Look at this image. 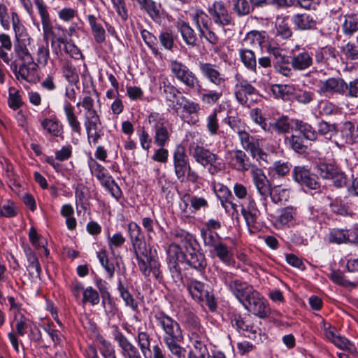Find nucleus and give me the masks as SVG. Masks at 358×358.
Listing matches in <instances>:
<instances>
[{
  "label": "nucleus",
  "instance_id": "1",
  "mask_svg": "<svg viewBox=\"0 0 358 358\" xmlns=\"http://www.w3.org/2000/svg\"><path fill=\"white\" fill-rule=\"evenodd\" d=\"M128 235L131 241L139 271L145 277L152 273L157 280H162L160 264L151 248L147 246L140 226L131 222L127 227Z\"/></svg>",
  "mask_w": 358,
  "mask_h": 358
},
{
  "label": "nucleus",
  "instance_id": "2",
  "mask_svg": "<svg viewBox=\"0 0 358 358\" xmlns=\"http://www.w3.org/2000/svg\"><path fill=\"white\" fill-rule=\"evenodd\" d=\"M154 319L163 333V342L169 352L177 358H185L186 350L180 345L183 335L179 323L163 311L157 312Z\"/></svg>",
  "mask_w": 358,
  "mask_h": 358
},
{
  "label": "nucleus",
  "instance_id": "3",
  "mask_svg": "<svg viewBox=\"0 0 358 358\" xmlns=\"http://www.w3.org/2000/svg\"><path fill=\"white\" fill-rule=\"evenodd\" d=\"M154 319L163 333V342L169 352L177 358H185L186 350L180 345L183 335L179 323L163 311L157 312Z\"/></svg>",
  "mask_w": 358,
  "mask_h": 358
},
{
  "label": "nucleus",
  "instance_id": "4",
  "mask_svg": "<svg viewBox=\"0 0 358 358\" xmlns=\"http://www.w3.org/2000/svg\"><path fill=\"white\" fill-rule=\"evenodd\" d=\"M174 172L180 182L190 181L195 182L198 179L197 173L192 171L185 148L178 145L173 153Z\"/></svg>",
  "mask_w": 358,
  "mask_h": 358
},
{
  "label": "nucleus",
  "instance_id": "5",
  "mask_svg": "<svg viewBox=\"0 0 358 358\" xmlns=\"http://www.w3.org/2000/svg\"><path fill=\"white\" fill-rule=\"evenodd\" d=\"M148 121L154 130L155 143L159 147H164L173 133L171 124L158 113H150Z\"/></svg>",
  "mask_w": 358,
  "mask_h": 358
},
{
  "label": "nucleus",
  "instance_id": "6",
  "mask_svg": "<svg viewBox=\"0 0 358 358\" xmlns=\"http://www.w3.org/2000/svg\"><path fill=\"white\" fill-rule=\"evenodd\" d=\"M88 164L91 173L97 178L101 185L110 192L113 197L118 200L122 196L121 189L108 170L92 158H90Z\"/></svg>",
  "mask_w": 358,
  "mask_h": 358
},
{
  "label": "nucleus",
  "instance_id": "7",
  "mask_svg": "<svg viewBox=\"0 0 358 358\" xmlns=\"http://www.w3.org/2000/svg\"><path fill=\"white\" fill-rule=\"evenodd\" d=\"M312 84L317 87L319 94L329 97L334 94L343 95L348 90L347 83L340 77H332L326 80L313 78Z\"/></svg>",
  "mask_w": 358,
  "mask_h": 358
},
{
  "label": "nucleus",
  "instance_id": "8",
  "mask_svg": "<svg viewBox=\"0 0 358 358\" xmlns=\"http://www.w3.org/2000/svg\"><path fill=\"white\" fill-rule=\"evenodd\" d=\"M221 279L241 304L245 302L255 291L253 287L247 282L238 279H233V274L231 273H222L221 274Z\"/></svg>",
  "mask_w": 358,
  "mask_h": 358
},
{
  "label": "nucleus",
  "instance_id": "9",
  "mask_svg": "<svg viewBox=\"0 0 358 358\" xmlns=\"http://www.w3.org/2000/svg\"><path fill=\"white\" fill-rule=\"evenodd\" d=\"M136 341L143 358H169L160 345L151 346L152 337L148 332L138 329Z\"/></svg>",
  "mask_w": 358,
  "mask_h": 358
},
{
  "label": "nucleus",
  "instance_id": "10",
  "mask_svg": "<svg viewBox=\"0 0 358 358\" xmlns=\"http://www.w3.org/2000/svg\"><path fill=\"white\" fill-rule=\"evenodd\" d=\"M169 68L176 78L189 89H194L199 85V80L196 74L189 67L178 60H171Z\"/></svg>",
  "mask_w": 358,
  "mask_h": 358
},
{
  "label": "nucleus",
  "instance_id": "11",
  "mask_svg": "<svg viewBox=\"0 0 358 358\" xmlns=\"http://www.w3.org/2000/svg\"><path fill=\"white\" fill-rule=\"evenodd\" d=\"M182 248L186 252V263L198 272H203L207 266V261L204 254L196 248V243L185 240L182 241Z\"/></svg>",
  "mask_w": 358,
  "mask_h": 358
},
{
  "label": "nucleus",
  "instance_id": "12",
  "mask_svg": "<svg viewBox=\"0 0 358 358\" xmlns=\"http://www.w3.org/2000/svg\"><path fill=\"white\" fill-rule=\"evenodd\" d=\"M198 67L203 79L217 87H225L227 78L220 71L217 65L210 62H199Z\"/></svg>",
  "mask_w": 358,
  "mask_h": 358
},
{
  "label": "nucleus",
  "instance_id": "13",
  "mask_svg": "<svg viewBox=\"0 0 358 358\" xmlns=\"http://www.w3.org/2000/svg\"><path fill=\"white\" fill-rule=\"evenodd\" d=\"M243 306L260 318L268 317L271 313L266 301L257 290L243 303Z\"/></svg>",
  "mask_w": 358,
  "mask_h": 358
},
{
  "label": "nucleus",
  "instance_id": "14",
  "mask_svg": "<svg viewBox=\"0 0 358 358\" xmlns=\"http://www.w3.org/2000/svg\"><path fill=\"white\" fill-rule=\"evenodd\" d=\"M208 11L215 24L224 27L232 23V17L222 1H214L208 7Z\"/></svg>",
  "mask_w": 358,
  "mask_h": 358
},
{
  "label": "nucleus",
  "instance_id": "15",
  "mask_svg": "<svg viewBox=\"0 0 358 358\" xmlns=\"http://www.w3.org/2000/svg\"><path fill=\"white\" fill-rule=\"evenodd\" d=\"M188 149L189 155L192 156L198 164L202 165L203 167H206L208 164L215 163V160H219V157L217 155L200 146L196 143H191Z\"/></svg>",
  "mask_w": 358,
  "mask_h": 358
},
{
  "label": "nucleus",
  "instance_id": "16",
  "mask_svg": "<svg viewBox=\"0 0 358 358\" xmlns=\"http://www.w3.org/2000/svg\"><path fill=\"white\" fill-rule=\"evenodd\" d=\"M292 177L294 181L311 189H317L320 186L317 177L305 166H295L292 171Z\"/></svg>",
  "mask_w": 358,
  "mask_h": 358
},
{
  "label": "nucleus",
  "instance_id": "17",
  "mask_svg": "<svg viewBox=\"0 0 358 358\" xmlns=\"http://www.w3.org/2000/svg\"><path fill=\"white\" fill-rule=\"evenodd\" d=\"M167 259L170 271L172 273L180 275V268L178 266L180 262H185L186 252L182 248L177 244H171L167 250Z\"/></svg>",
  "mask_w": 358,
  "mask_h": 358
},
{
  "label": "nucleus",
  "instance_id": "18",
  "mask_svg": "<svg viewBox=\"0 0 358 358\" xmlns=\"http://www.w3.org/2000/svg\"><path fill=\"white\" fill-rule=\"evenodd\" d=\"M113 334L115 341L122 349V355L124 358H142L138 348L117 327Z\"/></svg>",
  "mask_w": 358,
  "mask_h": 358
},
{
  "label": "nucleus",
  "instance_id": "19",
  "mask_svg": "<svg viewBox=\"0 0 358 358\" xmlns=\"http://www.w3.org/2000/svg\"><path fill=\"white\" fill-rule=\"evenodd\" d=\"M234 94L236 100L242 105H248V96L257 93V90L247 80L236 77Z\"/></svg>",
  "mask_w": 358,
  "mask_h": 358
},
{
  "label": "nucleus",
  "instance_id": "20",
  "mask_svg": "<svg viewBox=\"0 0 358 358\" xmlns=\"http://www.w3.org/2000/svg\"><path fill=\"white\" fill-rule=\"evenodd\" d=\"M229 155L227 158L229 165L239 172L247 171L253 166L247 155L241 150L229 152Z\"/></svg>",
  "mask_w": 358,
  "mask_h": 358
},
{
  "label": "nucleus",
  "instance_id": "21",
  "mask_svg": "<svg viewBox=\"0 0 358 358\" xmlns=\"http://www.w3.org/2000/svg\"><path fill=\"white\" fill-rule=\"evenodd\" d=\"M178 31L180 34L184 43L189 48L198 45L199 38L194 29L184 20L177 22L176 24Z\"/></svg>",
  "mask_w": 358,
  "mask_h": 358
},
{
  "label": "nucleus",
  "instance_id": "22",
  "mask_svg": "<svg viewBox=\"0 0 358 358\" xmlns=\"http://www.w3.org/2000/svg\"><path fill=\"white\" fill-rule=\"evenodd\" d=\"M38 68V63L34 61L27 63H22L19 69L15 67L13 72L18 80L22 79L27 82H34L36 77V72Z\"/></svg>",
  "mask_w": 358,
  "mask_h": 358
},
{
  "label": "nucleus",
  "instance_id": "23",
  "mask_svg": "<svg viewBox=\"0 0 358 358\" xmlns=\"http://www.w3.org/2000/svg\"><path fill=\"white\" fill-rule=\"evenodd\" d=\"M290 62L294 71H304L310 68L313 63L311 55L306 50L293 54L290 57Z\"/></svg>",
  "mask_w": 358,
  "mask_h": 358
},
{
  "label": "nucleus",
  "instance_id": "24",
  "mask_svg": "<svg viewBox=\"0 0 358 358\" xmlns=\"http://www.w3.org/2000/svg\"><path fill=\"white\" fill-rule=\"evenodd\" d=\"M186 288L192 298L196 302L203 301L205 296H208L206 285L196 280H188Z\"/></svg>",
  "mask_w": 358,
  "mask_h": 358
},
{
  "label": "nucleus",
  "instance_id": "25",
  "mask_svg": "<svg viewBox=\"0 0 358 358\" xmlns=\"http://www.w3.org/2000/svg\"><path fill=\"white\" fill-rule=\"evenodd\" d=\"M242 148L249 151L252 157H256L260 152L259 141L251 136L246 130L238 136Z\"/></svg>",
  "mask_w": 358,
  "mask_h": 358
},
{
  "label": "nucleus",
  "instance_id": "26",
  "mask_svg": "<svg viewBox=\"0 0 358 358\" xmlns=\"http://www.w3.org/2000/svg\"><path fill=\"white\" fill-rule=\"evenodd\" d=\"M238 56L243 66L249 71L255 72L257 58L255 52L247 47H241L238 50Z\"/></svg>",
  "mask_w": 358,
  "mask_h": 358
},
{
  "label": "nucleus",
  "instance_id": "27",
  "mask_svg": "<svg viewBox=\"0 0 358 358\" xmlns=\"http://www.w3.org/2000/svg\"><path fill=\"white\" fill-rule=\"evenodd\" d=\"M292 122L293 124L292 129L295 131L299 132V135L305 139L314 141L317 138V133L310 124L297 119L293 120Z\"/></svg>",
  "mask_w": 358,
  "mask_h": 358
},
{
  "label": "nucleus",
  "instance_id": "28",
  "mask_svg": "<svg viewBox=\"0 0 358 358\" xmlns=\"http://www.w3.org/2000/svg\"><path fill=\"white\" fill-rule=\"evenodd\" d=\"M210 253L215 255L222 262L229 264L233 259V249L231 246L224 243L223 240L220 241Z\"/></svg>",
  "mask_w": 358,
  "mask_h": 358
},
{
  "label": "nucleus",
  "instance_id": "29",
  "mask_svg": "<svg viewBox=\"0 0 358 358\" xmlns=\"http://www.w3.org/2000/svg\"><path fill=\"white\" fill-rule=\"evenodd\" d=\"M192 13L190 14L193 24L199 33L206 30L209 27V20L207 14L201 8H192Z\"/></svg>",
  "mask_w": 358,
  "mask_h": 358
},
{
  "label": "nucleus",
  "instance_id": "30",
  "mask_svg": "<svg viewBox=\"0 0 358 358\" xmlns=\"http://www.w3.org/2000/svg\"><path fill=\"white\" fill-rule=\"evenodd\" d=\"M294 119H289L286 115H282L281 117L276 119L273 123H269L268 127L269 131L272 133L273 131H275L278 134H285L288 133L290 129H292L293 124L292 121Z\"/></svg>",
  "mask_w": 358,
  "mask_h": 358
},
{
  "label": "nucleus",
  "instance_id": "31",
  "mask_svg": "<svg viewBox=\"0 0 358 358\" xmlns=\"http://www.w3.org/2000/svg\"><path fill=\"white\" fill-rule=\"evenodd\" d=\"M292 22L300 30L312 29L316 26L314 17L306 13L294 15Z\"/></svg>",
  "mask_w": 358,
  "mask_h": 358
},
{
  "label": "nucleus",
  "instance_id": "32",
  "mask_svg": "<svg viewBox=\"0 0 358 358\" xmlns=\"http://www.w3.org/2000/svg\"><path fill=\"white\" fill-rule=\"evenodd\" d=\"M34 3L41 19L43 34L48 35L51 31L52 25L47 6L43 0H34Z\"/></svg>",
  "mask_w": 358,
  "mask_h": 358
},
{
  "label": "nucleus",
  "instance_id": "33",
  "mask_svg": "<svg viewBox=\"0 0 358 358\" xmlns=\"http://www.w3.org/2000/svg\"><path fill=\"white\" fill-rule=\"evenodd\" d=\"M87 18L95 41L99 44L103 43L106 40V31L103 26L94 15H88Z\"/></svg>",
  "mask_w": 358,
  "mask_h": 358
},
{
  "label": "nucleus",
  "instance_id": "34",
  "mask_svg": "<svg viewBox=\"0 0 358 358\" xmlns=\"http://www.w3.org/2000/svg\"><path fill=\"white\" fill-rule=\"evenodd\" d=\"M141 10H145L148 15L155 22H159L161 15L157 3L153 0H136Z\"/></svg>",
  "mask_w": 358,
  "mask_h": 358
},
{
  "label": "nucleus",
  "instance_id": "35",
  "mask_svg": "<svg viewBox=\"0 0 358 358\" xmlns=\"http://www.w3.org/2000/svg\"><path fill=\"white\" fill-rule=\"evenodd\" d=\"M159 89L166 101L173 102L174 99L177 97L178 94H180V90L166 78L160 81Z\"/></svg>",
  "mask_w": 358,
  "mask_h": 358
},
{
  "label": "nucleus",
  "instance_id": "36",
  "mask_svg": "<svg viewBox=\"0 0 358 358\" xmlns=\"http://www.w3.org/2000/svg\"><path fill=\"white\" fill-rule=\"evenodd\" d=\"M64 110L66 116V119L73 132L80 134L81 126L77 116L74 113L73 106L68 101L64 103Z\"/></svg>",
  "mask_w": 358,
  "mask_h": 358
},
{
  "label": "nucleus",
  "instance_id": "37",
  "mask_svg": "<svg viewBox=\"0 0 358 358\" xmlns=\"http://www.w3.org/2000/svg\"><path fill=\"white\" fill-rule=\"evenodd\" d=\"M63 76L71 85H76L79 82V75L76 68L69 60H65L62 65Z\"/></svg>",
  "mask_w": 358,
  "mask_h": 358
},
{
  "label": "nucleus",
  "instance_id": "38",
  "mask_svg": "<svg viewBox=\"0 0 358 358\" xmlns=\"http://www.w3.org/2000/svg\"><path fill=\"white\" fill-rule=\"evenodd\" d=\"M41 126L53 136L58 137L62 135L63 126L56 117L44 119L41 122Z\"/></svg>",
  "mask_w": 358,
  "mask_h": 358
},
{
  "label": "nucleus",
  "instance_id": "39",
  "mask_svg": "<svg viewBox=\"0 0 358 358\" xmlns=\"http://www.w3.org/2000/svg\"><path fill=\"white\" fill-rule=\"evenodd\" d=\"M141 37L147 45V46L150 49L152 53L155 57L162 58V53L159 50L157 47V37L146 29H142L141 31Z\"/></svg>",
  "mask_w": 358,
  "mask_h": 358
},
{
  "label": "nucleus",
  "instance_id": "40",
  "mask_svg": "<svg viewBox=\"0 0 358 358\" xmlns=\"http://www.w3.org/2000/svg\"><path fill=\"white\" fill-rule=\"evenodd\" d=\"M14 50L16 57L22 62V63L32 62L34 58L29 51L25 39L16 41L14 45Z\"/></svg>",
  "mask_w": 358,
  "mask_h": 358
},
{
  "label": "nucleus",
  "instance_id": "41",
  "mask_svg": "<svg viewBox=\"0 0 358 358\" xmlns=\"http://www.w3.org/2000/svg\"><path fill=\"white\" fill-rule=\"evenodd\" d=\"M296 215V208L292 206L285 207L279 210V215L277 221L281 226H289V224L294 220Z\"/></svg>",
  "mask_w": 358,
  "mask_h": 358
},
{
  "label": "nucleus",
  "instance_id": "42",
  "mask_svg": "<svg viewBox=\"0 0 358 358\" xmlns=\"http://www.w3.org/2000/svg\"><path fill=\"white\" fill-rule=\"evenodd\" d=\"M264 42V36L258 31H251L247 34L243 41L242 47L258 48Z\"/></svg>",
  "mask_w": 358,
  "mask_h": 358
},
{
  "label": "nucleus",
  "instance_id": "43",
  "mask_svg": "<svg viewBox=\"0 0 358 358\" xmlns=\"http://www.w3.org/2000/svg\"><path fill=\"white\" fill-rule=\"evenodd\" d=\"M224 87H217L215 90H208L200 96L201 101L208 106H213L218 103L223 96Z\"/></svg>",
  "mask_w": 358,
  "mask_h": 358
},
{
  "label": "nucleus",
  "instance_id": "44",
  "mask_svg": "<svg viewBox=\"0 0 358 358\" xmlns=\"http://www.w3.org/2000/svg\"><path fill=\"white\" fill-rule=\"evenodd\" d=\"M201 236L204 246L208 248L209 252L223 240L217 232L210 230H201Z\"/></svg>",
  "mask_w": 358,
  "mask_h": 358
},
{
  "label": "nucleus",
  "instance_id": "45",
  "mask_svg": "<svg viewBox=\"0 0 358 358\" xmlns=\"http://www.w3.org/2000/svg\"><path fill=\"white\" fill-rule=\"evenodd\" d=\"M117 290L119 291L120 297L124 301L125 306L129 307L134 311L137 310L138 302L129 292L127 287L124 286L120 280L118 282Z\"/></svg>",
  "mask_w": 358,
  "mask_h": 358
},
{
  "label": "nucleus",
  "instance_id": "46",
  "mask_svg": "<svg viewBox=\"0 0 358 358\" xmlns=\"http://www.w3.org/2000/svg\"><path fill=\"white\" fill-rule=\"evenodd\" d=\"M343 31L345 35L352 36L358 31V16L355 14L344 16L342 25Z\"/></svg>",
  "mask_w": 358,
  "mask_h": 358
},
{
  "label": "nucleus",
  "instance_id": "47",
  "mask_svg": "<svg viewBox=\"0 0 358 358\" xmlns=\"http://www.w3.org/2000/svg\"><path fill=\"white\" fill-rule=\"evenodd\" d=\"M45 36V43L38 44V49L36 51V62L38 65L45 66L47 65L48 59L50 58V50L48 47V41L47 39V35Z\"/></svg>",
  "mask_w": 358,
  "mask_h": 358
},
{
  "label": "nucleus",
  "instance_id": "48",
  "mask_svg": "<svg viewBox=\"0 0 358 358\" xmlns=\"http://www.w3.org/2000/svg\"><path fill=\"white\" fill-rule=\"evenodd\" d=\"M270 191L268 196L275 203L285 202L289 198V190L280 185L274 186Z\"/></svg>",
  "mask_w": 358,
  "mask_h": 358
},
{
  "label": "nucleus",
  "instance_id": "49",
  "mask_svg": "<svg viewBox=\"0 0 358 358\" xmlns=\"http://www.w3.org/2000/svg\"><path fill=\"white\" fill-rule=\"evenodd\" d=\"M177 105L182 109V111L188 115L196 114L201 109L200 105L185 96H180L176 101Z\"/></svg>",
  "mask_w": 358,
  "mask_h": 358
},
{
  "label": "nucleus",
  "instance_id": "50",
  "mask_svg": "<svg viewBox=\"0 0 358 358\" xmlns=\"http://www.w3.org/2000/svg\"><path fill=\"white\" fill-rule=\"evenodd\" d=\"M349 235L347 231L340 229H331L327 235V241L331 243L342 244L348 243Z\"/></svg>",
  "mask_w": 358,
  "mask_h": 358
},
{
  "label": "nucleus",
  "instance_id": "51",
  "mask_svg": "<svg viewBox=\"0 0 358 358\" xmlns=\"http://www.w3.org/2000/svg\"><path fill=\"white\" fill-rule=\"evenodd\" d=\"M252 8L248 0H232V10L238 17L248 15Z\"/></svg>",
  "mask_w": 358,
  "mask_h": 358
},
{
  "label": "nucleus",
  "instance_id": "52",
  "mask_svg": "<svg viewBox=\"0 0 358 358\" xmlns=\"http://www.w3.org/2000/svg\"><path fill=\"white\" fill-rule=\"evenodd\" d=\"M161 45L166 50L173 52L175 47V37L171 31H164L159 35Z\"/></svg>",
  "mask_w": 358,
  "mask_h": 358
},
{
  "label": "nucleus",
  "instance_id": "53",
  "mask_svg": "<svg viewBox=\"0 0 358 358\" xmlns=\"http://www.w3.org/2000/svg\"><path fill=\"white\" fill-rule=\"evenodd\" d=\"M242 215L243 216L246 224L248 227V229L250 233H255L257 230L255 224L257 223V220L260 215L259 210H254V211H243L241 212Z\"/></svg>",
  "mask_w": 358,
  "mask_h": 358
},
{
  "label": "nucleus",
  "instance_id": "54",
  "mask_svg": "<svg viewBox=\"0 0 358 358\" xmlns=\"http://www.w3.org/2000/svg\"><path fill=\"white\" fill-rule=\"evenodd\" d=\"M199 331H192L190 339L194 348L199 351L200 357L202 358V356H206L205 354L207 352V348L203 341L204 336L199 335Z\"/></svg>",
  "mask_w": 358,
  "mask_h": 358
},
{
  "label": "nucleus",
  "instance_id": "55",
  "mask_svg": "<svg viewBox=\"0 0 358 358\" xmlns=\"http://www.w3.org/2000/svg\"><path fill=\"white\" fill-rule=\"evenodd\" d=\"M276 29L278 34L285 39L289 38L292 35V31L289 26L287 19L284 17L277 19Z\"/></svg>",
  "mask_w": 358,
  "mask_h": 358
},
{
  "label": "nucleus",
  "instance_id": "56",
  "mask_svg": "<svg viewBox=\"0 0 358 358\" xmlns=\"http://www.w3.org/2000/svg\"><path fill=\"white\" fill-rule=\"evenodd\" d=\"M338 167L331 164L320 163L316 166V172L324 179L332 178Z\"/></svg>",
  "mask_w": 358,
  "mask_h": 358
},
{
  "label": "nucleus",
  "instance_id": "57",
  "mask_svg": "<svg viewBox=\"0 0 358 358\" xmlns=\"http://www.w3.org/2000/svg\"><path fill=\"white\" fill-rule=\"evenodd\" d=\"M305 138L299 134H292L287 138L288 143L295 152L303 153L306 152V146L304 144Z\"/></svg>",
  "mask_w": 358,
  "mask_h": 358
},
{
  "label": "nucleus",
  "instance_id": "58",
  "mask_svg": "<svg viewBox=\"0 0 358 358\" xmlns=\"http://www.w3.org/2000/svg\"><path fill=\"white\" fill-rule=\"evenodd\" d=\"M274 67L278 72L283 76H290L293 75L294 69L291 66L290 59L287 56L282 58V61L275 62Z\"/></svg>",
  "mask_w": 358,
  "mask_h": 358
},
{
  "label": "nucleus",
  "instance_id": "59",
  "mask_svg": "<svg viewBox=\"0 0 358 358\" xmlns=\"http://www.w3.org/2000/svg\"><path fill=\"white\" fill-rule=\"evenodd\" d=\"M183 198L185 208H186L188 205L185 201V199H187V201L190 203L191 206L194 208V210H199L201 208H206L208 206V202L203 198L198 197L196 196H190L189 194H185Z\"/></svg>",
  "mask_w": 358,
  "mask_h": 358
},
{
  "label": "nucleus",
  "instance_id": "60",
  "mask_svg": "<svg viewBox=\"0 0 358 358\" xmlns=\"http://www.w3.org/2000/svg\"><path fill=\"white\" fill-rule=\"evenodd\" d=\"M219 123L217 119V110H214L206 117V128L211 136L216 135L219 130Z\"/></svg>",
  "mask_w": 358,
  "mask_h": 358
},
{
  "label": "nucleus",
  "instance_id": "61",
  "mask_svg": "<svg viewBox=\"0 0 358 358\" xmlns=\"http://www.w3.org/2000/svg\"><path fill=\"white\" fill-rule=\"evenodd\" d=\"M358 131V128L352 122L348 121L343 124L342 134L346 138L348 143H355V137Z\"/></svg>",
  "mask_w": 358,
  "mask_h": 358
},
{
  "label": "nucleus",
  "instance_id": "62",
  "mask_svg": "<svg viewBox=\"0 0 358 358\" xmlns=\"http://www.w3.org/2000/svg\"><path fill=\"white\" fill-rule=\"evenodd\" d=\"M251 119L254 122L259 124L265 131H269L268 124L266 123L265 118L262 116V110L259 108H253L250 113Z\"/></svg>",
  "mask_w": 358,
  "mask_h": 358
},
{
  "label": "nucleus",
  "instance_id": "63",
  "mask_svg": "<svg viewBox=\"0 0 358 358\" xmlns=\"http://www.w3.org/2000/svg\"><path fill=\"white\" fill-rule=\"evenodd\" d=\"M100 298L97 291L92 287H88L83 290V301L89 302L92 306L97 305L99 303Z\"/></svg>",
  "mask_w": 358,
  "mask_h": 358
},
{
  "label": "nucleus",
  "instance_id": "64",
  "mask_svg": "<svg viewBox=\"0 0 358 358\" xmlns=\"http://www.w3.org/2000/svg\"><path fill=\"white\" fill-rule=\"evenodd\" d=\"M8 103L9 107L13 110H16L22 106V101L19 91H16L13 88L9 89Z\"/></svg>",
  "mask_w": 358,
  "mask_h": 358
}]
</instances>
